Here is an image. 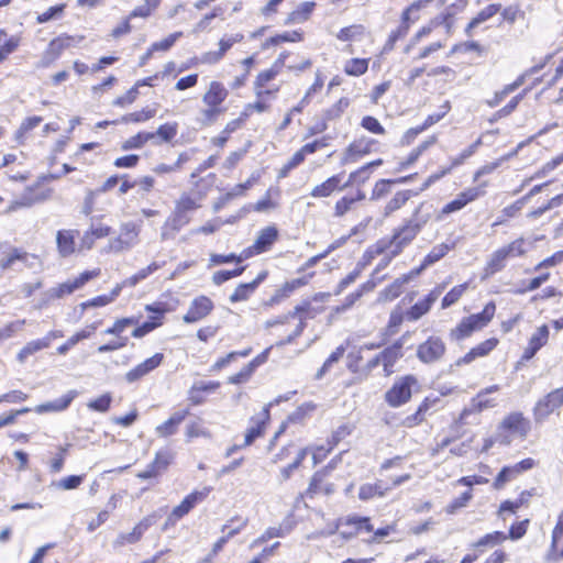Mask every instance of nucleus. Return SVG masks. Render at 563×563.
<instances>
[{"label":"nucleus","instance_id":"aec40b11","mask_svg":"<svg viewBox=\"0 0 563 563\" xmlns=\"http://www.w3.org/2000/svg\"><path fill=\"white\" fill-rule=\"evenodd\" d=\"M278 238V230L275 225L262 229L252 246L247 249L245 257L253 254H261L268 251Z\"/></svg>","mask_w":563,"mask_h":563},{"label":"nucleus","instance_id":"0eeeda50","mask_svg":"<svg viewBox=\"0 0 563 563\" xmlns=\"http://www.w3.org/2000/svg\"><path fill=\"white\" fill-rule=\"evenodd\" d=\"M417 384L418 382L412 375L398 378L385 394L387 404L391 407H399L406 404L412 396V387Z\"/></svg>","mask_w":563,"mask_h":563},{"label":"nucleus","instance_id":"bf43d9fd","mask_svg":"<svg viewBox=\"0 0 563 563\" xmlns=\"http://www.w3.org/2000/svg\"><path fill=\"white\" fill-rule=\"evenodd\" d=\"M178 132V124L176 122L162 124L154 133L155 139H159L161 142H170Z\"/></svg>","mask_w":563,"mask_h":563},{"label":"nucleus","instance_id":"5701e85b","mask_svg":"<svg viewBox=\"0 0 563 563\" xmlns=\"http://www.w3.org/2000/svg\"><path fill=\"white\" fill-rule=\"evenodd\" d=\"M443 287H437L423 299L413 305L406 313V318L410 321H417L422 316L429 312L432 305L438 300L442 292Z\"/></svg>","mask_w":563,"mask_h":563},{"label":"nucleus","instance_id":"7ed1b4c3","mask_svg":"<svg viewBox=\"0 0 563 563\" xmlns=\"http://www.w3.org/2000/svg\"><path fill=\"white\" fill-rule=\"evenodd\" d=\"M530 429V421L521 413H509L499 423L496 441L508 445L514 438L525 439Z\"/></svg>","mask_w":563,"mask_h":563},{"label":"nucleus","instance_id":"79ce46f5","mask_svg":"<svg viewBox=\"0 0 563 563\" xmlns=\"http://www.w3.org/2000/svg\"><path fill=\"white\" fill-rule=\"evenodd\" d=\"M368 64V58H352L344 63L343 70L349 76L358 77L367 71Z\"/></svg>","mask_w":563,"mask_h":563},{"label":"nucleus","instance_id":"423d86ee","mask_svg":"<svg viewBox=\"0 0 563 563\" xmlns=\"http://www.w3.org/2000/svg\"><path fill=\"white\" fill-rule=\"evenodd\" d=\"M331 450L332 446L324 448L323 445L305 446L299 449L294 461L287 466L280 468V476L283 477V481H287L291 476L294 471L300 466L308 453L311 454L313 466H316L323 461V459L331 452Z\"/></svg>","mask_w":563,"mask_h":563},{"label":"nucleus","instance_id":"72a5a7b5","mask_svg":"<svg viewBox=\"0 0 563 563\" xmlns=\"http://www.w3.org/2000/svg\"><path fill=\"white\" fill-rule=\"evenodd\" d=\"M265 273H262L257 276L256 279H254L253 282L251 283H246V284H240L235 290L230 295V301L232 303L234 302H239V301H244V300H247L249 297L254 292V290L257 288V286L260 285V283L262 280H264L265 278Z\"/></svg>","mask_w":563,"mask_h":563},{"label":"nucleus","instance_id":"bb28decb","mask_svg":"<svg viewBox=\"0 0 563 563\" xmlns=\"http://www.w3.org/2000/svg\"><path fill=\"white\" fill-rule=\"evenodd\" d=\"M498 344V340L495 338L488 339L475 347H473L470 352H467L463 357L456 361V365L470 364L477 357H484L488 355Z\"/></svg>","mask_w":563,"mask_h":563},{"label":"nucleus","instance_id":"c03bdc74","mask_svg":"<svg viewBox=\"0 0 563 563\" xmlns=\"http://www.w3.org/2000/svg\"><path fill=\"white\" fill-rule=\"evenodd\" d=\"M410 198V191L402 190L395 194V196L387 202L384 209V217H389L395 211L399 210Z\"/></svg>","mask_w":563,"mask_h":563},{"label":"nucleus","instance_id":"f3484780","mask_svg":"<svg viewBox=\"0 0 563 563\" xmlns=\"http://www.w3.org/2000/svg\"><path fill=\"white\" fill-rule=\"evenodd\" d=\"M377 141L371 137H360L352 142L342 156V164L356 163L363 156L372 153Z\"/></svg>","mask_w":563,"mask_h":563},{"label":"nucleus","instance_id":"de8ad7c7","mask_svg":"<svg viewBox=\"0 0 563 563\" xmlns=\"http://www.w3.org/2000/svg\"><path fill=\"white\" fill-rule=\"evenodd\" d=\"M450 251V246L448 244H439V245H435L431 251L430 253L424 257V261H423V264L421 265V267L419 269H417L416 272H413V274H419L424 267H427L428 265H431L435 262H438L439 260H441L443 256H445V254Z\"/></svg>","mask_w":563,"mask_h":563},{"label":"nucleus","instance_id":"774afa93","mask_svg":"<svg viewBox=\"0 0 563 563\" xmlns=\"http://www.w3.org/2000/svg\"><path fill=\"white\" fill-rule=\"evenodd\" d=\"M223 112L222 108H212V107H206L200 111V122L203 125H211L213 124L218 117Z\"/></svg>","mask_w":563,"mask_h":563},{"label":"nucleus","instance_id":"4468645a","mask_svg":"<svg viewBox=\"0 0 563 563\" xmlns=\"http://www.w3.org/2000/svg\"><path fill=\"white\" fill-rule=\"evenodd\" d=\"M482 195H484V190L481 188L465 189L460 192L454 200L443 206L441 211L435 216V220L441 221L445 216L462 210L467 203L476 200Z\"/></svg>","mask_w":563,"mask_h":563},{"label":"nucleus","instance_id":"c85d7f7f","mask_svg":"<svg viewBox=\"0 0 563 563\" xmlns=\"http://www.w3.org/2000/svg\"><path fill=\"white\" fill-rule=\"evenodd\" d=\"M77 290L73 280H67L62 283L55 287L49 288L43 294L42 301L36 306L37 309H42L49 301L58 298H63L66 295H70Z\"/></svg>","mask_w":563,"mask_h":563},{"label":"nucleus","instance_id":"864d4df0","mask_svg":"<svg viewBox=\"0 0 563 563\" xmlns=\"http://www.w3.org/2000/svg\"><path fill=\"white\" fill-rule=\"evenodd\" d=\"M190 222L188 213L180 211L175 207L172 216L168 218L166 225H169L174 231H179L183 227Z\"/></svg>","mask_w":563,"mask_h":563},{"label":"nucleus","instance_id":"13d9d810","mask_svg":"<svg viewBox=\"0 0 563 563\" xmlns=\"http://www.w3.org/2000/svg\"><path fill=\"white\" fill-rule=\"evenodd\" d=\"M42 122L41 117H30L26 118L20 125L19 130L15 133V140L22 144L24 142V136L27 132L36 128Z\"/></svg>","mask_w":563,"mask_h":563},{"label":"nucleus","instance_id":"cd10ccee","mask_svg":"<svg viewBox=\"0 0 563 563\" xmlns=\"http://www.w3.org/2000/svg\"><path fill=\"white\" fill-rule=\"evenodd\" d=\"M188 410L174 412L165 422L155 428V432L159 438H167L177 432L179 424L185 420Z\"/></svg>","mask_w":563,"mask_h":563},{"label":"nucleus","instance_id":"49530a36","mask_svg":"<svg viewBox=\"0 0 563 563\" xmlns=\"http://www.w3.org/2000/svg\"><path fill=\"white\" fill-rule=\"evenodd\" d=\"M46 347L47 341H43V339L30 341L18 353V360L20 363H24L29 356Z\"/></svg>","mask_w":563,"mask_h":563},{"label":"nucleus","instance_id":"5fc2aeb1","mask_svg":"<svg viewBox=\"0 0 563 563\" xmlns=\"http://www.w3.org/2000/svg\"><path fill=\"white\" fill-rule=\"evenodd\" d=\"M288 532L285 531L283 528L280 527H269L268 529H266L264 531V533L262 536H260L257 539H255L251 544H250V548L253 549V548H256L265 542H267L268 540L273 539V538H282L284 537L286 533Z\"/></svg>","mask_w":563,"mask_h":563},{"label":"nucleus","instance_id":"b1692460","mask_svg":"<svg viewBox=\"0 0 563 563\" xmlns=\"http://www.w3.org/2000/svg\"><path fill=\"white\" fill-rule=\"evenodd\" d=\"M153 523L152 517H145L143 518L133 529L131 532L128 533H121L118 536L115 541L113 542L114 547H123L125 544H133L136 543L144 532L151 527Z\"/></svg>","mask_w":563,"mask_h":563},{"label":"nucleus","instance_id":"7c9ffc66","mask_svg":"<svg viewBox=\"0 0 563 563\" xmlns=\"http://www.w3.org/2000/svg\"><path fill=\"white\" fill-rule=\"evenodd\" d=\"M340 175L332 176L324 180L323 183H321L320 185L314 186L310 192V196L313 198L330 197L335 190L345 188L344 185L340 187Z\"/></svg>","mask_w":563,"mask_h":563},{"label":"nucleus","instance_id":"c756f323","mask_svg":"<svg viewBox=\"0 0 563 563\" xmlns=\"http://www.w3.org/2000/svg\"><path fill=\"white\" fill-rule=\"evenodd\" d=\"M100 321L93 322L87 325L85 329L74 333L67 339V341L57 347L58 354H66L73 346H75L81 340L88 339L100 325Z\"/></svg>","mask_w":563,"mask_h":563},{"label":"nucleus","instance_id":"a18cd8bd","mask_svg":"<svg viewBox=\"0 0 563 563\" xmlns=\"http://www.w3.org/2000/svg\"><path fill=\"white\" fill-rule=\"evenodd\" d=\"M155 140V134L153 132H140L122 143V150L128 151L132 148H140L145 143Z\"/></svg>","mask_w":563,"mask_h":563},{"label":"nucleus","instance_id":"58836bf2","mask_svg":"<svg viewBox=\"0 0 563 563\" xmlns=\"http://www.w3.org/2000/svg\"><path fill=\"white\" fill-rule=\"evenodd\" d=\"M388 490L389 488L384 487L380 481H377L374 484H363L358 490V498L361 500H369L376 496L384 497Z\"/></svg>","mask_w":563,"mask_h":563},{"label":"nucleus","instance_id":"2f4dec72","mask_svg":"<svg viewBox=\"0 0 563 563\" xmlns=\"http://www.w3.org/2000/svg\"><path fill=\"white\" fill-rule=\"evenodd\" d=\"M286 57L287 53H282L269 69L261 71L254 81V87L264 88L268 81L273 80L280 73Z\"/></svg>","mask_w":563,"mask_h":563},{"label":"nucleus","instance_id":"ddd939ff","mask_svg":"<svg viewBox=\"0 0 563 563\" xmlns=\"http://www.w3.org/2000/svg\"><path fill=\"white\" fill-rule=\"evenodd\" d=\"M51 196V190L36 185L35 187H29L22 196L12 201L5 213L13 212L20 208H27L33 206L34 203L45 201Z\"/></svg>","mask_w":563,"mask_h":563},{"label":"nucleus","instance_id":"f03ea898","mask_svg":"<svg viewBox=\"0 0 563 563\" xmlns=\"http://www.w3.org/2000/svg\"><path fill=\"white\" fill-rule=\"evenodd\" d=\"M309 303L296 306L292 311L288 312L287 314L283 317H278L276 319L267 320L264 324L266 330H273L277 327H285L289 323L290 319L298 318V323L295 325V328L286 333L285 338L280 339L276 342V346H284L286 344H290L296 338L301 335L303 329L306 328V319L302 317V313L308 311Z\"/></svg>","mask_w":563,"mask_h":563},{"label":"nucleus","instance_id":"e433bc0d","mask_svg":"<svg viewBox=\"0 0 563 563\" xmlns=\"http://www.w3.org/2000/svg\"><path fill=\"white\" fill-rule=\"evenodd\" d=\"M20 36L11 35L0 29V63L13 53L20 45Z\"/></svg>","mask_w":563,"mask_h":563},{"label":"nucleus","instance_id":"6ab92c4d","mask_svg":"<svg viewBox=\"0 0 563 563\" xmlns=\"http://www.w3.org/2000/svg\"><path fill=\"white\" fill-rule=\"evenodd\" d=\"M111 232V228L101 222L92 223L80 236L78 249L79 251L91 250L96 241L108 236Z\"/></svg>","mask_w":563,"mask_h":563},{"label":"nucleus","instance_id":"a211bd4d","mask_svg":"<svg viewBox=\"0 0 563 563\" xmlns=\"http://www.w3.org/2000/svg\"><path fill=\"white\" fill-rule=\"evenodd\" d=\"M212 310V300L207 296H199L191 301L183 320L186 323H195L208 317Z\"/></svg>","mask_w":563,"mask_h":563},{"label":"nucleus","instance_id":"f257e3e1","mask_svg":"<svg viewBox=\"0 0 563 563\" xmlns=\"http://www.w3.org/2000/svg\"><path fill=\"white\" fill-rule=\"evenodd\" d=\"M430 219V207H428L424 202L420 203L415 210L412 218L404 225L396 229L390 239H382L368 247L364 255L365 258L371 261L375 257H378V255L384 252H389L391 256L399 255L402 250L415 240V238L429 222Z\"/></svg>","mask_w":563,"mask_h":563},{"label":"nucleus","instance_id":"4d7b16f0","mask_svg":"<svg viewBox=\"0 0 563 563\" xmlns=\"http://www.w3.org/2000/svg\"><path fill=\"white\" fill-rule=\"evenodd\" d=\"M261 176L262 174L260 170H254L245 183L235 185L230 191L229 196H242L246 190L252 188L260 180Z\"/></svg>","mask_w":563,"mask_h":563},{"label":"nucleus","instance_id":"338daca9","mask_svg":"<svg viewBox=\"0 0 563 563\" xmlns=\"http://www.w3.org/2000/svg\"><path fill=\"white\" fill-rule=\"evenodd\" d=\"M183 35L181 32H175L173 34H169L167 37L158 41V42H155L153 43L151 46H152V51L154 52H158V51H168L174 44L175 42Z\"/></svg>","mask_w":563,"mask_h":563},{"label":"nucleus","instance_id":"393cba45","mask_svg":"<svg viewBox=\"0 0 563 563\" xmlns=\"http://www.w3.org/2000/svg\"><path fill=\"white\" fill-rule=\"evenodd\" d=\"M550 331L548 325L539 327L531 335L527 347L525 349L522 358L530 360L537 352L548 343Z\"/></svg>","mask_w":563,"mask_h":563},{"label":"nucleus","instance_id":"3c124183","mask_svg":"<svg viewBox=\"0 0 563 563\" xmlns=\"http://www.w3.org/2000/svg\"><path fill=\"white\" fill-rule=\"evenodd\" d=\"M500 250L505 253L507 260L523 256L527 252L525 249V239L519 238L509 244L504 245Z\"/></svg>","mask_w":563,"mask_h":563},{"label":"nucleus","instance_id":"e2e57ef3","mask_svg":"<svg viewBox=\"0 0 563 563\" xmlns=\"http://www.w3.org/2000/svg\"><path fill=\"white\" fill-rule=\"evenodd\" d=\"M563 162V154L554 157L552 161L545 163L538 172L534 173L526 183H529L533 179L545 177L549 173L554 170L561 163Z\"/></svg>","mask_w":563,"mask_h":563},{"label":"nucleus","instance_id":"412c9836","mask_svg":"<svg viewBox=\"0 0 563 563\" xmlns=\"http://www.w3.org/2000/svg\"><path fill=\"white\" fill-rule=\"evenodd\" d=\"M228 95L229 91L222 82L212 80L202 96V102L206 107L221 108Z\"/></svg>","mask_w":563,"mask_h":563},{"label":"nucleus","instance_id":"09e8293b","mask_svg":"<svg viewBox=\"0 0 563 563\" xmlns=\"http://www.w3.org/2000/svg\"><path fill=\"white\" fill-rule=\"evenodd\" d=\"M474 331H477L470 318H464L454 329L451 330L450 336L453 340H462L470 336Z\"/></svg>","mask_w":563,"mask_h":563},{"label":"nucleus","instance_id":"c9c22d12","mask_svg":"<svg viewBox=\"0 0 563 563\" xmlns=\"http://www.w3.org/2000/svg\"><path fill=\"white\" fill-rule=\"evenodd\" d=\"M412 275L415 274L412 273L411 275H405L397 278L391 285H389L383 291H380L378 296V301L387 302L397 298L401 294L402 287L410 280Z\"/></svg>","mask_w":563,"mask_h":563},{"label":"nucleus","instance_id":"0e129e2a","mask_svg":"<svg viewBox=\"0 0 563 563\" xmlns=\"http://www.w3.org/2000/svg\"><path fill=\"white\" fill-rule=\"evenodd\" d=\"M175 207L183 212L189 213L190 211L199 208V202L196 198L189 196L188 194H183L176 201Z\"/></svg>","mask_w":563,"mask_h":563},{"label":"nucleus","instance_id":"20e7f679","mask_svg":"<svg viewBox=\"0 0 563 563\" xmlns=\"http://www.w3.org/2000/svg\"><path fill=\"white\" fill-rule=\"evenodd\" d=\"M140 232L141 224H136L132 221L123 222L120 225L119 235L110 239L101 252L119 254L131 250L139 243Z\"/></svg>","mask_w":563,"mask_h":563},{"label":"nucleus","instance_id":"4c0bfd02","mask_svg":"<svg viewBox=\"0 0 563 563\" xmlns=\"http://www.w3.org/2000/svg\"><path fill=\"white\" fill-rule=\"evenodd\" d=\"M506 261L507 257L500 249L493 252L484 268V278H487L501 271L506 265Z\"/></svg>","mask_w":563,"mask_h":563},{"label":"nucleus","instance_id":"603ef678","mask_svg":"<svg viewBox=\"0 0 563 563\" xmlns=\"http://www.w3.org/2000/svg\"><path fill=\"white\" fill-rule=\"evenodd\" d=\"M155 113H156L155 109L145 108V109H142L141 111H136V112H132V113L123 115L121 118V122H123V123L145 122V121H148L150 119L154 118Z\"/></svg>","mask_w":563,"mask_h":563},{"label":"nucleus","instance_id":"1a4fd4ad","mask_svg":"<svg viewBox=\"0 0 563 563\" xmlns=\"http://www.w3.org/2000/svg\"><path fill=\"white\" fill-rule=\"evenodd\" d=\"M430 2L431 0H417L412 2L406 10H404L400 25L397 27V30L391 32L389 41L394 43L397 40L405 37L409 32L410 25L420 19L419 12Z\"/></svg>","mask_w":563,"mask_h":563},{"label":"nucleus","instance_id":"39448f33","mask_svg":"<svg viewBox=\"0 0 563 563\" xmlns=\"http://www.w3.org/2000/svg\"><path fill=\"white\" fill-rule=\"evenodd\" d=\"M210 492V487H203L200 490H194L192 493L188 494L179 505L173 508L164 523L163 529L166 530L167 527L175 526L178 520L188 515L199 503L203 501Z\"/></svg>","mask_w":563,"mask_h":563},{"label":"nucleus","instance_id":"37998d69","mask_svg":"<svg viewBox=\"0 0 563 563\" xmlns=\"http://www.w3.org/2000/svg\"><path fill=\"white\" fill-rule=\"evenodd\" d=\"M402 356L401 345H393L380 353L382 364L387 375L391 373L390 367Z\"/></svg>","mask_w":563,"mask_h":563},{"label":"nucleus","instance_id":"6e6552de","mask_svg":"<svg viewBox=\"0 0 563 563\" xmlns=\"http://www.w3.org/2000/svg\"><path fill=\"white\" fill-rule=\"evenodd\" d=\"M498 390L499 386L493 385L478 391L477 395L472 398L470 405L461 412L460 421L464 422V420L472 413H479L484 410L496 407L497 400L496 398L490 397V394L497 393Z\"/></svg>","mask_w":563,"mask_h":563},{"label":"nucleus","instance_id":"8fccbe9b","mask_svg":"<svg viewBox=\"0 0 563 563\" xmlns=\"http://www.w3.org/2000/svg\"><path fill=\"white\" fill-rule=\"evenodd\" d=\"M520 475L519 471L517 470L516 465L511 466H505L501 468V471L498 473L495 482L494 487L496 489H500L504 487L508 482L515 479Z\"/></svg>","mask_w":563,"mask_h":563},{"label":"nucleus","instance_id":"473e14b6","mask_svg":"<svg viewBox=\"0 0 563 563\" xmlns=\"http://www.w3.org/2000/svg\"><path fill=\"white\" fill-rule=\"evenodd\" d=\"M76 395H77V393L75 390H69L67 394H65L64 396H62L60 398H58L54 401L38 405L37 407H35L34 411L36 413L42 415V413H45L48 411L65 410L70 405V402L74 400Z\"/></svg>","mask_w":563,"mask_h":563},{"label":"nucleus","instance_id":"9b49d317","mask_svg":"<svg viewBox=\"0 0 563 563\" xmlns=\"http://www.w3.org/2000/svg\"><path fill=\"white\" fill-rule=\"evenodd\" d=\"M272 404H268L262 408V410L255 413L250 420V427L246 429L244 443L242 446L251 445L257 438L264 435L265 429L271 418L269 409Z\"/></svg>","mask_w":563,"mask_h":563},{"label":"nucleus","instance_id":"f704fd0d","mask_svg":"<svg viewBox=\"0 0 563 563\" xmlns=\"http://www.w3.org/2000/svg\"><path fill=\"white\" fill-rule=\"evenodd\" d=\"M338 40L343 42H361L363 40L368 38L369 34L366 32L365 27L361 24L357 25H350L347 27H343L336 34Z\"/></svg>","mask_w":563,"mask_h":563},{"label":"nucleus","instance_id":"2eb2a0df","mask_svg":"<svg viewBox=\"0 0 563 563\" xmlns=\"http://www.w3.org/2000/svg\"><path fill=\"white\" fill-rule=\"evenodd\" d=\"M445 350V344L440 338L430 336L426 342L418 346L417 356L421 362L430 364L441 360Z\"/></svg>","mask_w":563,"mask_h":563},{"label":"nucleus","instance_id":"dca6fc26","mask_svg":"<svg viewBox=\"0 0 563 563\" xmlns=\"http://www.w3.org/2000/svg\"><path fill=\"white\" fill-rule=\"evenodd\" d=\"M71 41L73 38L69 36H58L52 40L37 62L36 68L49 67L70 46Z\"/></svg>","mask_w":563,"mask_h":563},{"label":"nucleus","instance_id":"6e6d98bb","mask_svg":"<svg viewBox=\"0 0 563 563\" xmlns=\"http://www.w3.org/2000/svg\"><path fill=\"white\" fill-rule=\"evenodd\" d=\"M500 10L499 4H489L488 7L484 8L482 11L477 13L475 18L472 19V21L468 24L470 29L478 26L481 23L487 21L492 16H494L498 11Z\"/></svg>","mask_w":563,"mask_h":563},{"label":"nucleus","instance_id":"a19ab883","mask_svg":"<svg viewBox=\"0 0 563 563\" xmlns=\"http://www.w3.org/2000/svg\"><path fill=\"white\" fill-rule=\"evenodd\" d=\"M316 3L306 1L300 3L291 13H289L287 21L289 23H302L307 21L314 9Z\"/></svg>","mask_w":563,"mask_h":563},{"label":"nucleus","instance_id":"4be33fe9","mask_svg":"<svg viewBox=\"0 0 563 563\" xmlns=\"http://www.w3.org/2000/svg\"><path fill=\"white\" fill-rule=\"evenodd\" d=\"M163 358L164 355L162 353L154 354L150 358L145 360L144 362L140 363L139 365L130 369L125 374V379L129 383H133L141 379L143 376L147 375L150 372L158 367L163 362Z\"/></svg>","mask_w":563,"mask_h":563},{"label":"nucleus","instance_id":"052dcab7","mask_svg":"<svg viewBox=\"0 0 563 563\" xmlns=\"http://www.w3.org/2000/svg\"><path fill=\"white\" fill-rule=\"evenodd\" d=\"M507 536L504 532L494 531L492 533H487L483 538H481L476 543V548L481 547H489L493 548L497 544L503 543L505 540H507Z\"/></svg>","mask_w":563,"mask_h":563},{"label":"nucleus","instance_id":"ea45409f","mask_svg":"<svg viewBox=\"0 0 563 563\" xmlns=\"http://www.w3.org/2000/svg\"><path fill=\"white\" fill-rule=\"evenodd\" d=\"M495 311H496V306L494 302L490 301L484 307L482 312L472 314L468 318H470L471 322L474 324V327L476 328V330H481V329L485 328L490 322V320L495 316Z\"/></svg>","mask_w":563,"mask_h":563},{"label":"nucleus","instance_id":"69168bd1","mask_svg":"<svg viewBox=\"0 0 563 563\" xmlns=\"http://www.w3.org/2000/svg\"><path fill=\"white\" fill-rule=\"evenodd\" d=\"M111 401H112L111 395L104 394L96 399L90 400L87 404V407L95 411L107 412L110 408Z\"/></svg>","mask_w":563,"mask_h":563},{"label":"nucleus","instance_id":"a878e982","mask_svg":"<svg viewBox=\"0 0 563 563\" xmlns=\"http://www.w3.org/2000/svg\"><path fill=\"white\" fill-rule=\"evenodd\" d=\"M336 527L338 528L353 527L355 529V531L342 530L341 534L343 537H352V536H354L357 532L363 531V530L366 531V532H372L373 531V526L369 523V518H367V517H358V516H349L346 518H341L338 521V526Z\"/></svg>","mask_w":563,"mask_h":563},{"label":"nucleus","instance_id":"9d476101","mask_svg":"<svg viewBox=\"0 0 563 563\" xmlns=\"http://www.w3.org/2000/svg\"><path fill=\"white\" fill-rule=\"evenodd\" d=\"M563 406V387L556 388L536 404L533 412L538 422L544 421L551 413Z\"/></svg>","mask_w":563,"mask_h":563},{"label":"nucleus","instance_id":"f8f14e48","mask_svg":"<svg viewBox=\"0 0 563 563\" xmlns=\"http://www.w3.org/2000/svg\"><path fill=\"white\" fill-rule=\"evenodd\" d=\"M80 233L76 229H62L56 232V247L60 257L67 258L76 253H80L77 239Z\"/></svg>","mask_w":563,"mask_h":563},{"label":"nucleus","instance_id":"680f3d73","mask_svg":"<svg viewBox=\"0 0 563 563\" xmlns=\"http://www.w3.org/2000/svg\"><path fill=\"white\" fill-rule=\"evenodd\" d=\"M467 284H462L459 286L453 287L443 298L442 300V308H449L453 303H455L466 291Z\"/></svg>","mask_w":563,"mask_h":563}]
</instances>
